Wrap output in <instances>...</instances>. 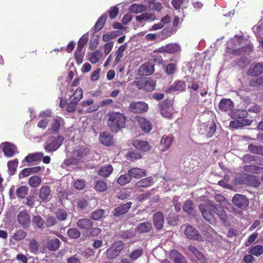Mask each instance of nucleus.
<instances>
[{"instance_id":"obj_47","label":"nucleus","mask_w":263,"mask_h":263,"mask_svg":"<svg viewBox=\"0 0 263 263\" xmlns=\"http://www.w3.org/2000/svg\"><path fill=\"white\" fill-rule=\"evenodd\" d=\"M132 179L130 174L128 173L127 174L121 175L117 179V182L121 185H124L129 183Z\"/></svg>"},{"instance_id":"obj_27","label":"nucleus","mask_w":263,"mask_h":263,"mask_svg":"<svg viewBox=\"0 0 263 263\" xmlns=\"http://www.w3.org/2000/svg\"><path fill=\"white\" fill-rule=\"evenodd\" d=\"M156 86L155 82L150 78H144L143 88L142 90L146 91H151L153 90Z\"/></svg>"},{"instance_id":"obj_10","label":"nucleus","mask_w":263,"mask_h":263,"mask_svg":"<svg viewBox=\"0 0 263 263\" xmlns=\"http://www.w3.org/2000/svg\"><path fill=\"white\" fill-rule=\"evenodd\" d=\"M233 204L238 208L245 209L249 205V200L246 196L242 195L236 194L232 199Z\"/></svg>"},{"instance_id":"obj_30","label":"nucleus","mask_w":263,"mask_h":263,"mask_svg":"<svg viewBox=\"0 0 263 263\" xmlns=\"http://www.w3.org/2000/svg\"><path fill=\"white\" fill-rule=\"evenodd\" d=\"M100 141L103 145L109 146L112 143V138L109 134L103 132L100 135Z\"/></svg>"},{"instance_id":"obj_57","label":"nucleus","mask_w":263,"mask_h":263,"mask_svg":"<svg viewBox=\"0 0 263 263\" xmlns=\"http://www.w3.org/2000/svg\"><path fill=\"white\" fill-rule=\"evenodd\" d=\"M176 32V30L173 29L171 27H166L163 29L161 31V35H162V38H166L172 34H174Z\"/></svg>"},{"instance_id":"obj_2","label":"nucleus","mask_w":263,"mask_h":263,"mask_svg":"<svg viewBox=\"0 0 263 263\" xmlns=\"http://www.w3.org/2000/svg\"><path fill=\"white\" fill-rule=\"evenodd\" d=\"M227 49L235 54H249L252 50V47L248 41L236 35L228 42Z\"/></svg>"},{"instance_id":"obj_17","label":"nucleus","mask_w":263,"mask_h":263,"mask_svg":"<svg viewBox=\"0 0 263 263\" xmlns=\"http://www.w3.org/2000/svg\"><path fill=\"white\" fill-rule=\"evenodd\" d=\"M164 219L162 213L158 212L153 215V222L155 227L158 230L163 227Z\"/></svg>"},{"instance_id":"obj_24","label":"nucleus","mask_w":263,"mask_h":263,"mask_svg":"<svg viewBox=\"0 0 263 263\" xmlns=\"http://www.w3.org/2000/svg\"><path fill=\"white\" fill-rule=\"evenodd\" d=\"M183 210L187 214L195 216L196 212L195 209V205L191 200L186 201L183 204Z\"/></svg>"},{"instance_id":"obj_49","label":"nucleus","mask_w":263,"mask_h":263,"mask_svg":"<svg viewBox=\"0 0 263 263\" xmlns=\"http://www.w3.org/2000/svg\"><path fill=\"white\" fill-rule=\"evenodd\" d=\"M248 149L253 154L257 155H263V146H257L253 144H249Z\"/></svg>"},{"instance_id":"obj_25","label":"nucleus","mask_w":263,"mask_h":263,"mask_svg":"<svg viewBox=\"0 0 263 263\" xmlns=\"http://www.w3.org/2000/svg\"><path fill=\"white\" fill-rule=\"evenodd\" d=\"M83 92L81 88H78L74 93L70 97V101L72 102L73 106L77 105L78 102L83 98ZM73 108V107H72Z\"/></svg>"},{"instance_id":"obj_46","label":"nucleus","mask_w":263,"mask_h":263,"mask_svg":"<svg viewBox=\"0 0 263 263\" xmlns=\"http://www.w3.org/2000/svg\"><path fill=\"white\" fill-rule=\"evenodd\" d=\"M107 15L104 14L102 15L98 19L95 25V29L97 31H100L104 26L106 21Z\"/></svg>"},{"instance_id":"obj_38","label":"nucleus","mask_w":263,"mask_h":263,"mask_svg":"<svg viewBox=\"0 0 263 263\" xmlns=\"http://www.w3.org/2000/svg\"><path fill=\"white\" fill-rule=\"evenodd\" d=\"M42 182V178L39 176L34 175L31 177L29 180V185L33 188L38 187Z\"/></svg>"},{"instance_id":"obj_9","label":"nucleus","mask_w":263,"mask_h":263,"mask_svg":"<svg viewBox=\"0 0 263 263\" xmlns=\"http://www.w3.org/2000/svg\"><path fill=\"white\" fill-rule=\"evenodd\" d=\"M185 234L187 238L190 239L203 241L204 238L192 226H187L185 230Z\"/></svg>"},{"instance_id":"obj_12","label":"nucleus","mask_w":263,"mask_h":263,"mask_svg":"<svg viewBox=\"0 0 263 263\" xmlns=\"http://www.w3.org/2000/svg\"><path fill=\"white\" fill-rule=\"evenodd\" d=\"M89 152V149L87 147H77L73 151L72 158L77 161L81 160L84 158Z\"/></svg>"},{"instance_id":"obj_3","label":"nucleus","mask_w":263,"mask_h":263,"mask_svg":"<svg viewBox=\"0 0 263 263\" xmlns=\"http://www.w3.org/2000/svg\"><path fill=\"white\" fill-rule=\"evenodd\" d=\"M107 125L113 132L125 126L126 119L123 114L119 112H111L108 114Z\"/></svg>"},{"instance_id":"obj_43","label":"nucleus","mask_w":263,"mask_h":263,"mask_svg":"<svg viewBox=\"0 0 263 263\" xmlns=\"http://www.w3.org/2000/svg\"><path fill=\"white\" fill-rule=\"evenodd\" d=\"M60 245V240L58 238H54L49 240L47 247L50 250L55 251L59 248Z\"/></svg>"},{"instance_id":"obj_21","label":"nucleus","mask_w":263,"mask_h":263,"mask_svg":"<svg viewBox=\"0 0 263 263\" xmlns=\"http://www.w3.org/2000/svg\"><path fill=\"white\" fill-rule=\"evenodd\" d=\"M77 224L80 229H84L86 230H90L93 226L92 222L91 220L87 218L79 219L77 222Z\"/></svg>"},{"instance_id":"obj_58","label":"nucleus","mask_w":263,"mask_h":263,"mask_svg":"<svg viewBox=\"0 0 263 263\" xmlns=\"http://www.w3.org/2000/svg\"><path fill=\"white\" fill-rule=\"evenodd\" d=\"M143 254L142 249H138L133 251L129 255V257L132 260H135L139 258Z\"/></svg>"},{"instance_id":"obj_13","label":"nucleus","mask_w":263,"mask_h":263,"mask_svg":"<svg viewBox=\"0 0 263 263\" xmlns=\"http://www.w3.org/2000/svg\"><path fill=\"white\" fill-rule=\"evenodd\" d=\"M263 73V64L254 63L251 64L247 73L248 76L257 77Z\"/></svg>"},{"instance_id":"obj_32","label":"nucleus","mask_w":263,"mask_h":263,"mask_svg":"<svg viewBox=\"0 0 263 263\" xmlns=\"http://www.w3.org/2000/svg\"><path fill=\"white\" fill-rule=\"evenodd\" d=\"M154 71V66L150 65L143 64L139 68V72L142 75L148 76Z\"/></svg>"},{"instance_id":"obj_59","label":"nucleus","mask_w":263,"mask_h":263,"mask_svg":"<svg viewBox=\"0 0 263 263\" xmlns=\"http://www.w3.org/2000/svg\"><path fill=\"white\" fill-rule=\"evenodd\" d=\"M26 236V233L23 230H19L14 233L12 237L15 240H20L23 239Z\"/></svg>"},{"instance_id":"obj_16","label":"nucleus","mask_w":263,"mask_h":263,"mask_svg":"<svg viewBox=\"0 0 263 263\" xmlns=\"http://www.w3.org/2000/svg\"><path fill=\"white\" fill-rule=\"evenodd\" d=\"M63 119L60 117H57L53 119L50 123L49 129L54 134L59 133L60 128L63 126Z\"/></svg>"},{"instance_id":"obj_15","label":"nucleus","mask_w":263,"mask_h":263,"mask_svg":"<svg viewBox=\"0 0 263 263\" xmlns=\"http://www.w3.org/2000/svg\"><path fill=\"white\" fill-rule=\"evenodd\" d=\"M132 144L136 149L142 152H146L150 149V146L148 142L140 139L133 140L132 142Z\"/></svg>"},{"instance_id":"obj_51","label":"nucleus","mask_w":263,"mask_h":263,"mask_svg":"<svg viewBox=\"0 0 263 263\" xmlns=\"http://www.w3.org/2000/svg\"><path fill=\"white\" fill-rule=\"evenodd\" d=\"M102 55V53L97 50L90 55L89 60L91 63L95 64L99 61Z\"/></svg>"},{"instance_id":"obj_48","label":"nucleus","mask_w":263,"mask_h":263,"mask_svg":"<svg viewBox=\"0 0 263 263\" xmlns=\"http://www.w3.org/2000/svg\"><path fill=\"white\" fill-rule=\"evenodd\" d=\"M253 31L256 35H263V18L259 21L258 24L252 28Z\"/></svg>"},{"instance_id":"obj_37","label":"nucleus","mask_w":263,"mask_h":263,"mask_svg":"<svg viewBox=\"0 0 263 263\" xmlns=\"http://www.w3.org/2000/svg\"><path fill=\"white\" fill-rule=\"evenodd\" d=\"M245 171L254 174H260L263 173V167L255 165H245L243 166Z\"/></svg>"},{"instance_id":"obj_6","label":"nucleus","mask_w":263,"mask_h":263,"mask_svg":"<svg viewBox=\"0 0 263 263\" xmlns=\"http://www.w3.org/2000/svg\"><path fill=\"white\" fill-rule=\"evenodd\" d=\"M148 109V105L141 101L131 102L128 108L129 111L137 114H141L147 111Z\"/></svg>"},{"instance_id":"obj_18","label":"nucleus","mask_w":263,"mask_h":263,"mask_svg":"<svg viewBox=\"0 0 263 263\" xmlns=\"http://www.w3.org/2000/svg\"><path fill=\"white\" fill-rule=\"evenodd\" d=\"M138 122L139 126L145 133H149L152 129L151 122L146 119L143 117L138 118Z\"/></svg>"},{"instance_id":"obj_14","label":"nucleus","mask_w":263,"mask_h":263,"mask_svg":"<svg viewBox=\"0 0 263 263\" xmlns=\"http://www.w3.org/2000/svg\"><path fill=\"white\" fill-rule=\"evenodd\" d=\"M180 50V46L177 44H169L162 46L158 49V52L161 53L167 52L174 53Z\"/></svg>"},{"instance_id":"obj_8","label":"nucleus","mask_w":263,"mask_h":263,"mask_svg":"<svg viewBox=\"0 0 263 263\" xmlns=\"http://www.w3.org/2000/svg\"><path fill=\"white\" fill-rule=\"evenodd\" d=\"M0 148L4 152L5 156L8 157H12L17 153L16 146L8 142L2 143L0 145Z\"/></svg>"},{"instance_id":"obj_42","label":"nucleus","mask_w":263,"mask_h":263,"mask_svg":"<svg viewBox=\"0 0 263 263\" xmlns=\"http://www.w3.org/2000/svg\"><path fill=\"white\" fill-rule=\"evenodd\" d=\"M202 233L206 239L210 238L213 234H216V232L209 225L203 227Z\"/></svg>"},{"instance_id":"obj_55","label":"nucleus","mask_w":263,"mask_h":263,"mask_svg":"<svg viewBox=\"0 0 263 263\" xmlns=\"http://www.w3.org/2000/svg\"><path fill=\"white\" fill-rule=\"evenodd\" d=\"M105 213L104 210L99 209L92 212L91 214V218L95 220H98L103 217Z\"/></svg>"},{"instance_id":"obj_44","label":"nucleus","mask_w":263,"mask_h":263,"mask_svg":"<svg viewBox=\"0 0 263 263\" xmlns=\"http://www.w3.org/2000/svg\"><path fill=\"white\" fill-rule=\"evenodd\" d=\"M32 222L39 229H43L44 227V220L39 215H34L32 218Z\"/></svg>"},{"instance_id":"obj_61","label":"nucleus","mask_w":263,"mask_h":263,"mask_svg":"<svg viewBox=\"0 0 263 263\" xmlns=\"http://www.w3.org/2000/svg\"><path fill=\"white\" fill-rule=\"evenodd\" d=\"M142 157V155L139 152H129L128 155V158L132 161H135L138 159H140Z\"/></svg>"},{"instance_id":"obj_39","label":"nucleus","mask_w":263,"mask_h":263,"mask_svg":"<svg viewBox=\"0 0 263 263\" xmlns=\"http://www.w3.org/2000/svg\"><path fill=\"white\" fill-rule=\"evenodd\" d=\"M248 112L246 110L236 109L231 113V116L234 119H243L247 116Z\"/></svg>"},{"instance_id":"obj_11","label":"nucleus","mask_w":263,"mask_h":263,"mask_svg":"<svg viewBox=\"0 0 263 263\" xmlns=\"http://www.w3.org/2000/svg\"><path fill=\"white\" fill-rule=\"evenodd\" d=\"M18 222L25 229L28 228L30 225V217L26 210L21 211L17 215Z\"/></svg>"},{"instance_id":"obj_50","label":"nucleus","mask_w":263,"mask_h":263,"mask_svg":"<svg viewBox=\"0 0 263 263\" xmlns=\"http://www.w3.org/2000/svg\"><path fill=\"white\" fill-rule=\"evenodd\" d=\"M249 252L252 255L258 256L263 253V246L256 245L252 247Z\"/></svg>"},{"instance_id":"obj_7","label":"nucleus","mask_w":263,"mask_h":263,"mask_svg":"<svg viewBox=\"0 0 263 263\" xmlns=\"http://www.w3.org/2000/svg\"><path fill=\"white\" fill-rule=\"evenodd\" d=\"M201 134L205 135L207 137H211L216 131V125L214 122L203 123L200 125L199 129Z\"/></svg>"},{"instance_id":"obj_62","label":"nucleus","mask_w":263,"mask_h":263,"mask_svg":"<svg viewBox=\"0 0 263 263\" xmlns=\"http://www.w3.org/2000/svg\"><path fill=\"white\" fill-rule=\"evenodd\" d=\"M145 78L138 77L133 82V84L136 85L137 87L139 89H142L143 82Z\"/></svg>"},{"instance_id":"obj_22","label":"nucleus","mask_w":263,"mask_h":263,"mask_svg":"<svg viewBox=\"0 0 263 263\" xmlns=\"http://www.w3.org/2000/svg\"><path fill=\"white\" fill-rule=\"evenodd\" d=\"M128 173L130 174L131 178H140L146 175V172L145 170L137 167L129 169Z\"/></svg>"},{"instance_id":"obj_31","label":"nucleus","mask_w":263,"mask_h":263,"mask_svg":"<svg viewBox=\"0 0 263 263\" xmlns=\"http://www.w3.org/2000/svg\"><path fill=\"white\" fill-rule=\"evenodd\" d=\"M43 156L44 154L42 152L30 154L25 157V160L28 162L37 161L40 160Z\"/></svg>"},{"instance_id":"obj_41","label":"nucleus","mask_w":263,"mask_h":263,"mask_svg":"<svg viewBox=\"0 0 263 263\" xmlns=\"http://www.w3.org/2000/svg\"><path fill=\"white\" fill-rule=\"evenodd\" d=\"M28 190L29 188L27 186H21L15 191V194L18 198L23 199L27 195Z\"/></svg>"},{"instance_id":"obj_29","label":"nucleus","mask_w":263,"mask_h":263,"mask_svg":"<svg viewBox=\"0 0 263 263\" xmlns=\"http://www.w3.org/2000/svg\"><path fill=\"white\" fill-rule=\"evenodd\" d=\"M147 10V7L144 5H138L134 4L129 7V11L134 13H139Z\"/></svg>"},{"instance_id":"obj_28","label":"nucleus","mask_w":263,"mask_h":263,"mask_svg":"<svg viewBox=\"0 0 263 263\" xmlns=\"http://www.w3.org/2000/svg\"><path fill=\"white\" fill-rule=\"evenodd\" d=\"M154 182V178L152 177H149L141 179L136 184L137 187H146L153 184Z\"/></svg>"},{"instance_id":"obj_4","label":"nucleus","mask_w":263,"mask_h":263,"mask_svg":"<svg viewBox=\"0 0 263 263\" xmlns=\"http://www.w3.org/2000/svg\"><path fill=\"white\" fill-rule=\"evenodd\" d=\"M64 138L62 136H51L44 143L45 150L47 153L54 152L61 145Z\"/></svg>"},{"instance_id":"obj_36","label":"nucleus","mask_w":263,"mask_h":263,"mask_svg":"<svg viewBox=\"0 0 263 263\" xmlns=\"http://www.w3.org/2000/svg\"><path fill=\"white\" fill-rule=\"evenodd\" d=\"M127 47V45L126 43L124 44L121 45L118 49V50L116 51L115 55L116 58L115 61L116 63H118L121 59L123 57V52L125 51Z\"/></svg>"},{"instance_id":"obj_54","label":"nucleus","mask_w":263,"mask_h":263,"mask_svg":"<svg viewBox=\"0 0 263 263\" xmlns=\"http://www.w3.org/2000/svg\"><path fill=\"white\" fill-rule=\"evenodd\" d=\"M187 2V0H172V5L175 9L177 10L183 6L186 7L185 4Z\"/></svg>"},{"instance_id":"obj_1","label":"nucleus","mask_w":263,"mask_h":263,"mask_svg":"<svg viewBox=\"0 0 263 263\" xmlns=\"http://www.w3.org/2000/svg\"><path fill=\"white\" fill-rule=\"evenodd\" d=\"M215 199L219 204H214L213 202L209 200L201 203L199 206L204 219L212 224L216 223L213 213H215L222 221H226L227 220V215L223 209V206L227 204L231 205L224 196L220 194L216 195Z\"/></svg>"},{"instance_id":"obj_5","label":"nucleus","mask_w":263,"mask_h":263,"mask_svg":"<svg viewBox=\"0 0 263 263\" xmlns=\"http://www.w3.org/2000/svg\"><path fill=\"white\" fill-rule=\"evenodd\" d=\"M124 248V243L121 241L115 242L112 246L106 251V257L109 259H114L118 256Z\"/></svg>"},{"instance_id":"obj_64","label":"nucleus","mask_w":263,"mask_h":263,"mask_svg":"<svg viewBox=\"0 0 263 263\" xmlns=\"http://www.w3.org/2000/svg\"><path fill=\"white\" fill-rule=\"evenodd\" d=\"M109 12V15L111 19L115 18L119 13V8L116 7H112L110 8Z\"/></svg>"},{"instance_id":"obj_23","label":"nucleus","mask_w":263,"mask_h":263,"mask_svg":"<svg viewBox=\"0 0 263 263\" xmlns=\"http://www.w3.org/2000/svg\"><path fill=\"white\" fill-rule=\"evenodd\" d=\"M131 205V202H127L126 203L117 208L114 211V215L119 216L126 213L130 208Z\"/></svg>"},{"instance_id":"obj_60","label":"nucleus","mask_w":263,"mask_h":263,"mask_svg":"<svg viewBox=\"0 0 263 263\" xmlns=\"http://www.w3.org/2000/svg\"><path fill=\"white\" fill-rule=\"evenodd\" d=\"M58 219L60 220H65L67 217V212L66 210L59 209L56 212Z\"/></svg>"},{"instance_id":"obj_34","label":"nucleus","mask_w":263,"mask_h":263,"mask_svg":"<svg viewBox=\"0 0 263 263\" xmlns=\"http://www.w3.org/2000/svg\"><path fill=\"white\" fill-rule=\"evenodd\" d=\"M113 168L111 165H107L103 166L100 169L99 171V175L103 177H108L112 172Z\"/></svg>"},{"instance_id":"obj_26","label":"nucleus","mask_w":263,"mask_h":263,"mask_svg":"<svg viewBox=\"0 0 263 263\" xmlns=\"http://www.w3.org/2000/svg\"><path fill=\"white\" fill-rule=\"evenodd\" d=\"M160 112L163 117L171 119L173 116V107L164 104L161 107Z\"/></svg>"},{"instance_id":"obj_19","label":"nucleus","mask_w":263,"mask_h":263,"mask_svg":"<svg viewBox=\"0 0 263 263\" xmlns=\"http://www.w3.org/2000/svg\"><path fill=\"white\" fill-rule=\"evenodd\" d=\"M233 107V103L230 99H221L219 104V109L224 112L231 110Z\"/></svg>"},{"instance_id":"obj_63","label":"nucleus","mask_w":263,"mask_h":263,"mask_svg":"<svg viewBox=\"0 0 263 263\" xmlns=\"http://www.w3.org/2000/svg\"><path fill=\"white\" fill-rule=\"evenodd\" d=\"M39 246L34 239H32L29 242V248L33 253H36L39 250Z\"/></svg>"},{"instance_id":"obj_33","label":"nucleus","mask_w":263,"mask_h":263,"mask_svg":"<svg viewBox=\"0 0 263 263\" xmlns=\"http://www.w3.org/2000/svg\"><path fill=\"white\" fill-rule=\"evenodd\" d=\"M173 142V137L171 136H166L162 138L161 141L162 151H165L169 148Z\"/></svg>"},{"instance_id":"obj_20","label":"nucleus","mask_w":263,"mask_h":263,"mask_svg":"<svg viewBox=\"0 0 263 263\" xmlns=\"http://www.w3.org/2000/svg\"><path fill=\"white\" fill-rule=\"evenodd\" d=\"M50 189L47 185L42 186L40 191L39 198L43 202H47L49 201Z\"/></svg>"},{"instance_id":"obj_40","label":"nucleus","mask_w":263,"mask_h":263,"mask_svg":"<svg viewBox=\"0 0 263 263\" xmlns=\"http://www.w3.org/2000/svg\"><path fill=\"white\" fill-rule=\"evenodd\" d=\"M186 89V84L184 81H179L177 82H175L174 84V85L172 86L170 89L174 91H183L185 90Z\"/></svg>"},{"instance_id":"obj_53","label":"nucleus","mask_w":263,"mask_h":263,"mask_svg":"<svg viewBox=\"0 0 263 263\" xmlns=\"http://www.w3.org/2000/svg\"><path fill=\"white\" fill-rule=\"evenodd\" d=\"M67 235L72 239L78 238L81 235V232L76 228H71L67 231Z\"/></svg>"},{"instance_id":"obj_45","label":"nucleus","mask_w":263,"mask_h":263,"mask_svg":"<svg viewBox=\"0 0 263 263\" xmlns=\"http://www.w3.org/2000/svg\"><path fill=\"white\" fill-rule=\"evenodd\" d=\"M248 184L253 187H258L260 185V182L256 177L253 175H247Z\"/></svg>"},{"instance_id":"obj_52","label":"nucleus","mask_w":263,"mask_h":263,"mask_svg":"<svg viewBox=\"0 0 263 263\" xmlns=\"http://www.w3.org/2000/svg\"><path fill=\"white\" fill-rule=\"evenodd\" d=\"M95 188L97 191L104 192L107 189L106 182L102 180L97 181L96 183Z\"/></svg>"},{"instance_id":"obj_35","label":"nucleus","mask_w":263,"mask_h":263,"mask_svg":"<svg viewBox=\"0 0 263 263\" xmlns=\"http://www.w3.org/2000/svg\"><path fill=\"white\" fill-rule=\"evenodd\" d=\"M152 228V224L149 222H145L139 224L136 228V230L139 233H146L150 231Z\"/></svg>"},{"instance_id":"obj_56","label":"nucleus","mask_w":263,"mask_h":263,"mask_svg":"<svg viewBox=\"0 0 263 263\" xmlns=\"http://www.w3.org/2000/svg\"><path fill=\"white\" fill-rule=\"evenodd\" d=\"M18 165V161L16 159H14L12 161H10L8 162V167L11 175H13L16 171V167Z\"/></svg>"}]
</instances>
